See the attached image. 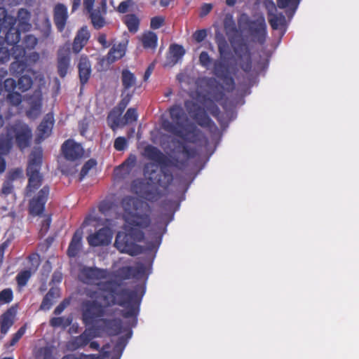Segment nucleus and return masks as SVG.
<instances>
[{
	"label": "nucleus",
	"mask_w": 359,
	"mask_h": 359,
	"mask_svg": "<svg viewBox=\"0 0 359 359\" xmlns=\"http://www.w3.org/2000/svg\"><path fill=\"white\" fill-rule=\"evenodd\" d=\"M111 239L112 233L107 227H103L87 237L88 243L92 247L108 245Z\"/></svg>",
	"instance_id": "dca6fc26"
},
{
	"label": "nucleus",
	"mask_w": 359,
	"mask_h": 359,
	"mask_svg": "<svg viewBox=\"0 0 359 359\" xmlns=\"http://www.w3.org/2000/svg\"><path fill=\"white\" fill-rule=\"evenodd\" d=\"M132 336V331L130 330L128 334H127V337L126 338H124L123 337H121L118 338L116 345H115V348L116 349H120L121 351V353H120V355H121V353H122V351L123 349L125 348L126 344H127V339L130 338Z\"/></svg>",
	"instance_id": "680f3d73"
},
{
	"label": "nucleus",
	"mask_w": 359,
	"mask_h": 359,
	"mask_svg": "<svg viewBox=\"0 0 359 359\" xmlns=\"http://www.w3.org/2000/svg\"><path fill=\"white\" fill-rule=\"evenodd\" d=\"M169 112L172 121H164L162 125L163 128L170 134L184 138L183 122L187 118L182 107L180 105H174L170 108Z\"/></svg>",
	"instance_id": "423d86ee"
},
{
	"label": "nucleus",
	"mask_w": 359,
	"mask_h": 359,
	"mask_svg": "<svg viewBox=\"0 0 359 359\" xmlns=\"http://www.w3.org/2000/svg\"><path fill=\"white\" fill-rule=\"evenodd\" d=\"M215 40L217 46L220 57L225 58L226 56L229 54V46L225 36L222 33L216 32Z\"/></svg>",
	"instance_id": "2f4dec72"
},
{
	"label": "nucleus",
	"mask_w": 359,
	"mask_h": 359,
	"mask_svg": "<svg viewBox=\"0 0 359 359\" xmlns=\"http://www.w3.org/2000/svg\"><path fill=\"white\" fill-rule=\"evenodd\" d=\"M90 37V33L86 26L79 29L72 44V52L74 54L79 53L88 43Z\"/></svg>",
	"instance_id": "393cba45"
},
{
	"label": "nucleus",
	"mask_w": 359,
	"mask_h": 359,
	"mask_svg": "<svg viewBox=\"0 0 359 359\" xmlns=\"http://www.w3.org/2000/svg\"><path fill=\"white\" fill-rule=\"evenodd\" d=\"M170 53L172 61L177 62L185 54V50L182 46L179 44H172L170 46Z\"/></svg>",
	"instance_id": "79ce46f5"
},
{
	"label": "nucleus",
	"mask_w": 359,
	"mask_h": 359,
	"mask_svg": "<svg viewBox=\"0 0 359 359\" xmlns=\"http://www.w3.org/2000/svg\"><path fill=\"white\" fill-rule=\"evenodd\" d=\"M6 100L11 105L18 107L22 102V95L18 92H11L8 93Z\"/></svg>",
	"instance_id": "a18cd8bd"
},
{
	"label": "nucleus",
	"mask_w": 359,
	"mask_h": 359,
	"mask_svg": "<svg viewBox=\"0 0 359 359\" xmlns=\"http://www.w3.org/2000/svg\"><path fill=\"white\" fill-rule=\"evenodd\" d=\"M100 321L104 325L109 335L119 334L122 331V321L119 318L107 319L101 318Z\"/></svg>",
	"instance_id": "c85d7f7f"
},
{
	"label": "nucleus",
	"mask_w": 359,
	"mask_h": 359,
	"mask_svg": "<svg viewBox=\"0 0 359 359\" xmlns=\"http://www.w3.org/2000/svg\"><path fill=\"white\" fill-rule=\"evenodd\" d=\"M49 194L50 187L46 185L30 200L29 204V212L30 215L39 216L43 213Z\"/></svg>",
	"instance_id": "9b49d317"
},
{
	"label": "nucleus",
	"mask_w": 359,
	"mask_h": 359,
	"mask_svg": "<svg viewBox=\"0 0 359 359\" xmlns=\"http://www.w3.org/2000/svg\"><path fill=\"white\" fill-rule=\"evenodd\" d=\"M133 4L132 0H126L121 1L118 6L117 7L116 11L120 13H126L128 11V8Z\"/></svg>",
	"instance_id": "e2e57ef3"
},
{
	"label": "nucleus",
	"mask_w": 359,
	"mask_h": 359,
	"mask_svg": "<svg viewBox=\"0 0 359 359\" xmlns=\"http://www.w3.org/2000/svg\"><path fill=\"white\" fill-rule=\"evenodd\" d=\"M8 135L15 138L18 147L21 150L29 147L32 139L30 127L22 122H18L8 128Z\"/></svg>",
	"instance_id": "6e6552de"
},
{
	"label": "nucleus",
	"mask_w": 359,
	"mask_h": 359,
	"mask_svg": "<svg viewBox=\"0 0 359 359\" xmlns=\"http://www.w3.org/2000/svg\"><path fill=\"white\" fill-rule=\"evenodd\" d=\"M17 19L8 15L7 11L4 8H0V34H4L3 43L13 46H18L17 43L20 39V28L15 27Z\"/></svg>",
	"instance_id": "39448f33"
},
{
	"label": "nucleus",
	"mask_w": 359,
	"mask_h": 359,
	"mask_svg": "<svg viewBox=\"0 0 359 359\" xmlns=\"http://www.w3.org/2000/svg\"><path fill=\"white\" fill-rule=\"evenodd\" d=\"M166 231V227H164L162 231L156 233V239L154 243H147V248L149 250L158 248L161 243L163 234Z\"/></svg>",
	"instance_id": "3c124183"
},
{
	"label": "nucleus",
	"mask_w": 359,
	"mask_h": 359,
	"mask_svg": "<svg viewBox=\"0 0 359 359\" xmlns=\"http://www.w3.org/2000/svg\"><path fill=\"white\" fill-rule=\"evenodd\" d=\"M127 41L119 43L117 45H114L109 50L106 60L108 63L112 64L116 61L121 59L126 54Z\"/></svg>",
	"instance_id": "bb28decb"
},
{
	"label": "nucleus",
	"mask_w": 359,
	"mask_h": 359,
	"mask_svg": "<svg viewBox=\"0 0 359 359\" xmlns=\"http://www.w3.org/2000/svg\"><path fill=\"white\" fill-rule=\"evenodd\" d=\"M248 29L250 35L260 44H264L266 37V25L264 18L249 20Z\"/></svg>",
	"instance_id": "2eb2a0df"
},
{
	"label": "nucleus",
	"mask_w": 359,
	"mask_h": 359,
	"mask_svg": "<svg viewBox=\"0 0 359 359\" xmlns=\"http://www.w3.org/2000/svg\"><path fill=\"white\" fill-rule=\"evenodd\" d=\"M95 209L93 208L92 212L86 215L81 224L82 228H85L86 226L90 225L93 222H97L99 220V218L95 215Z\"/></svg>",
	"instance_id": "13d9d810"
},
{
	"label": "nucleus",
	"mask_w": 359,
	"mask_h": 359,
	"mask_svg": "<svg viewBox=\"0 0 359 359\" xmlns=\"http://www.w3.org/2000/svg\"><path fill=\"white\" fill-rule=\"evenodd\" d=\"M68 19L67 6L61 3L57 4L53 9V22L59 32L65 30Z\"/></svg>",
	"instance_id": "6ab92c4d"
},
{
	"label": "nucleus",
	"mask_w": 359,
	"mask_h": 359,
	"mask_svg": "<svg viewBox=\"0 0 359 359\" xmlns=\"http://www.w3.org/2000/svg\"><path fill=\"white\" fill-rule=\"evenodd\" d=\"M268 21L271 28L276 30L285 23V17L283 13L274 14L270 12L268 13Z\"/></svg>",
	"instance_id": "58836bf2"
},
{
	"label": "nucleus",
	"mask_w": 359,
	"mask_h": 359,
	"mask_svg": "<svg viewBox=\"0 0 359 359\" xmlns=\"http://www.w3.org/2000/svg\"><path fill=\"white\" fill-rule=\"evenodd\" d=\"M233 51L239 60V65L245 72H250L252 69V57L248 44L240 39L235 43L231 41Z\"/></svg>",
	"instance_id": "9d476101"
},
{
	"label": "nucleus",
	"mask_w": 359,
	"mask_h": 359,
	"mask_svg": "<svg viewBox=\"0 0 359 359\" xmlns=\"http://www.w3.org/2000/svg\"><path fill=\"white\" fill-rule=\"evenodd\" d=\"M121 80L123 86L121 95H123L135 87L137 83V78L135 75L128 69H123L121 72Z\"/></svg>",
	"instance_id": "cd10ccee"
},
{
	"label": "nucleus",
	"mask_w": 359,
	"mask_h": 359,
	"mask_svg": "<svg viewBox=\"0 0 359 359\" xmlns=\"http://www.w3.org/2000/svg\"><path fill=\"white\" fill-rule=\"evenodd\" d=\"M214 74L217 78L222 80L227 86L229 90L234 88L235 82L233 78L230 75L229 67L225 62L221 60H215L213 67Z\"/></svg>",
	"instance_id": "4468645a"
},
{
	"label": "nucleus",
	"mask_w": 359,
	"mask_h": 359,
	"mask_svg": "<svg viewBox=\"0 0 359 359\" xmlns=\"http://www.w3.org/2000/svg\"><path fill=\"white\" fill-rule=\"evenodd\" d=\"M14 58L16 60L11 64L10 71L13 74H15L18 76L24 73V72L27 68V65L25 61L20 60V57L16 58L15 57H14Z\"/></svg>",
	"instance_id": "ea45409f"
},
{
	"label": "nucleus",
	"mask_w": 359,
	"mask_h": 359,
	"mask_svg": "<svg viewBox=\"0 0 359 359\" xmlns=\"http://www.w3.org/2000/svg\"><path fill=\"white\" fill-rule=\"evenodd\" d=\"M53 125L54 118L53 114H46L37 127V136L36 138L37 142H41L51 135Z\"/></svg>",
	"instance_id": "aec40b11"
},
{
	"label": "nucleus",
	"mask_w": 359,
	"mask_h": 359,
	"mask_svg": "<svg viewBox=\"0 0 359 359\" xmlns=\"http://www.w3.org/2000/svg\"><path fill=\"white\" fill-rule=\"evenodd\" d=\"M26 330H27L26 325H24L21 327H20V329L13 335V337L10 341V344L11 346H14L17 342H18V341L25 334Z\"/></svg>",
	"instance_id": "5fc2aeb1"
},
{
	"label": "nucleus",
	"mask_w": 359,
	"mask_h": 359,
	"mask_svg": "<svg viewBox=\"0 0 359 359\" xmlns=\"http://www.w3.org/2000/svg\"><path fill=\"white\" fill-rule=\"evenodd\" d=\"M13 299V292L11 288H6L0 292V305L9 304Z\"/></svg>",
	"instance_id": "c03bdc74"
},
{
	"label": "nucleus",
	"mask_w": 359,
	"mask_h": 359,
	"mask_svg": "<svg viewBox=\"0 0 359 359\" xmlns=\"http://www.w3.org/2000/svg\"><path fill=\"white\" fill-rule=\"evenodd\" d=\"M33 84V80L30 76L27 74L20 76L18 81V88L22 92L28 90Z\"/></svg>",
	"instance_id": "37998d69"
},
{
	"label": "nucleus",
	"mask_w": 359,
	"mask_h": 359,
	"mask_svg": "<svg viewBox=\"0 0 359 359\" xmlns=\"http://www.w3.org/2000/svg\"><path fill=\"white\" fill-rule=\"evenodd\" d=\"M83 230L78 229L74 232L67 249V255L69 257H75L78 255L82 247Z\"/></svg>",
	"instance_id": "a878e982"
},
{
	"label": "nucleus",
	"mask_w": 359,
	"mask_h": 359,
	"mask_svg": "<svg viewBox=\"0 0 359 359\" xmlns=\"http://www.w3.org/2000/svg\"><path fill=\"white\" fill-rule=\"evenodd\" d=\"M141 41L145 49L155 50L157 46L158 36L154 32L148 31L142 34Z\"/></svg>",
	"instance_id": "72a5a7b5"
},
{
	"label": "nucleus",
	"mask_w": 359,
	"mask_h": 359,
	"mask_svg": "<svg viewBox=\"0 0 359 359\" xmlns=\"http://www.w3.org/2000/svg\"><path fill=\"white\" fill-rule=\"evenodd\" d=\"M127 147V140L124 137H118L115 139L114 147L116 151H123Z\"/></svg>",
	"instance_id": "4d7b16f0"
},
{
	"label": "nucleus",
	"mask_w": 359,
	"mask_h": 359,
	"mask_svg": "<svg viewBox=\"0 0 359 359\" xmlns=\"http://www.w3.org/2000/svg\"><path fill=\"white\" fill-rule=\"evenodd\" d=\"M97 285L100 290L91 291L88 296L93 300H86L82 303V320L86 325L93 324L97 318L105 315L106 308L118 305L124 308L121 315L124 318H130L128 323L130 328L134 327L137 323V316L140 310V304L144 294H138V289L120 288V284L108 280L99 282Z\"/></svg>",
	"instance_id": "f257e3e1"
},
{
	"label": "nucleus",
	"mask_w": 359,
	"mask_h": 359,
	"mask_svg": "<svg viewBox=\"0 0 359 359\" xmlns=\"http://www.w3.org/2000/svg\"><path fill=\"white\" fill-rule=\"evenodd\" d=\"M301 0H277V6L281 9H287L286 15L292 18L295 13Z\"/></svg>",
	"instance_id": "c756f323"
},
{
	"label": "nucleus",
	"mask_w": 359,
	"mask_h": 359,
	"mask_svg": "<svg viewBox=\"0 0 359 359\" xmlns=\"http://www.w3.org/2000/svg\"><path fill=\"white\" fill-rule=\"evenodd\" d=\"M182 153L187 158H194L196 156V151L194 149L189 148L184 144H182Z\"/></svg>",
	"instance_id": "69168bd1"
},
{
	"label": "nucleus",
	"mask_w": 359,
	"mask_h": 359,
	"mask_svg": "<svg viewBox=\"0 0 359 359\" xmlns=\"http://www.w3.org/2000/svg\"><path fill=\"white\" fill-rule=\"evenodd\" d=\"M80 276L84 283H90L106 278L107 274L105 269L96 267H84L81 270Z\"/></svg>",
	"instance_id": "412c9836"
},
{
	"label": "nucleus",
	"mask_w": 359,
	"mask_h": 359,
	"mask_svg": "<svg viewBox=\"0 0 359 359\" xmlns=\"http://www.w3.org/2000/svg\"><path fill=\"white\" fill-rule=\"evenodd\" d=\"M77 68L81 90H82L88 82L92 73L91 62L86 55H82L80 57Z\"/></svg>",
	"instance_id": "f3484780"
},
{
	"label": "nucleus",
	"mask_w": 359,
	"mask_h": 359,
	"mask_svg": "<svg viewBox=\"0 0 359 359\" xmlns=\"http://www.w3.org/2000/svg\"><path fill=\"white\" fill-rule=\"evenodd\" d=\"M30 13L25 8H20L18 12V27L23 32L29 30L32 25L29 23Z\"/></svg>",
	"instance_id": "473e14b6"
},
{
	"label": "nucleus",
	"mask_w": 359,
	"mask_h": 359,
	"mask_svg": "<svg viewBox=\"0 0 359 359\" xmlns=\"http://www.w3.org/2000/svg\"><path fill=\"white\" fill-rule=\"evenodd\" d=\"M138 114L137 112V109L135 108L130 107L129 108L124 116L123 119L125 121L124 124L130 123L135 122L137 120Z\"/></svg>",
	"instance_id": "de8ad7c7"
},
{
	"label": "nucleus",
	"mask_w": 359,
	"mask_h": 359,
	"mask_svg": "<svg viewBox=\"0 0 359 359\" xmlns=\"http://www.w3.org/2000/svg\"><path fill=\"white\" fill-rule=\"evenodd\" d=\"M31 277V273L28 270H25L18 273L16 276V281L19 286H25Z\"/></svg>",
	"instance_id": "49530a36"
},
{
	"label": "nucleus",
	"mask_w": 359,
	"mask_h": 359,
	"mask_svg": "<svg viewBox=\"0 0 359 359\" xmlns=\"http://www.w3.org/2000/svg\"><path fill=\"white\" fill-rule=\"evenodd\" d=\"M121 203L123 210L125 232L117 233L114 246L122 253L135 256L142 252L137 243L144 241V230L151 223V208L147 202L131 196L123 198Z\"/></svg>",
	"instance_id": "f03ea898"
},
{
	"label": "nucleus",
	"mask_w": 359,
	"mask_h": 359,
	"mask_svg": "<svg viewBox=\"0 0 359 359\" xmlns=\"http://www.w3.org/2000/svg\"><path fill=\"white\" fill-rule=\"evenodd\" d=\"M144 154L149 160L160 165L161 172L156 183L163 188H167L173 180L172 174L167 170V168L177 167V163L166 156L159 149L152 145H148L144 148Z\"/></svg>",
	"instance_id": "7ed1b4c3"
},
{
	"label": "nucleus",
	"mask_w": 359,
	"mask_h": 359,
	"mask_svg": "<svg viewBox=\"0 0 359 359\" xmlns=\"http://www.w3.org/2000/svg\"><path fill=\"white\" fill-rule=\"evenodd\" d=\"M13 189V182L6 179L2 185L1 191L5 195L10 194Z\"/></svg>",
	"instance_id": "338daca9"
},
{
	"label": "nucleus",
	"mask_w": 359,
	"mask_h": 359,
	"mask_svg": "<svg viewBox=\"0 0 359 359\" xmlns=\"http://www.w3.org/2000/svg\"><path fill=\"white\" fill-rule=\"evenodd\" d=\"M133 96V93H126L123 95H121L122 99L121 100L118 104V108L120 111V114H121L127 107Z\"/></svg>",
	"instance_id": "8fccbe9b"
},
{
	"label": "nucleus",
	"mask_w": 359,
	"mask_h": 359,
	"mask_svg": "<svg viewBox=\"0 0 359 359\" xmlns=\"http://www.w3.org/2000/svg\"><path fill=\"white\" fill-rule=\"evenodd\" d=\"M184 107L189 116L202 128L210 130L217 129L214 121L210 118L205 109L192 100H186Z\"/></svg>",
	"instance_id": "0eeeda50"
},
{
	"label": "nucleus",
	"mask_w": 359,
	"mask_h": 359,
	"mask_svg": "<svg viewBox=\"0 0 359 359\" xmlns=\"http://www.w3.org/2000/svg\"><path fill=\"white\" fill-rule=\"evenodd\" d=\"M92 337L90 333L86 331L81 333L80 335L75 337L71 341V346L73 349L76 350L79 348H83L88 344L91 340Z\"/></svg>",
	"instance_id": "e433bc0d"
},
{
	"label": "nucleus",
	"mask_w": 359,
	"mask_h": 359,
	"mask_svg": "<svg viewBox=\"0 0 359 359\" xmlns=\"http://www.w3.org/2000/svg\"><path fill=\"white\" fill-rule=\"evenodd\" d=\"M13 148V137L8 135H0V156H7Z\"/></svg>",
	"instance_id": "c9c22d12"
},
{
	"label": "nucleus",
	"mask_w": 359,
	"mask_h": 359,
	"mask_svg": "<svg viewBox=\"0 0 359 359\" xmlns=\"http://www.w3.org/2000/svg\"><path fill=\"white\" fill-rule=\"evenodd\" d=\"M38 43V39L32 34H27L25 36L22 41L21 46H16L12 47L13 55L16 58L23 57L25 56L27 50L34 49Z\"/></svg>",
	"instance_id": "4be33fe9"
},
{
	"label": "nucleus",
	"mask_w": 359,
	"mask_h": 359,
	"mask_svg": "<svg viewBox=\"0 0 359 359\" xmlns=\"http://www.w3.org/2000/svg\"><path fill=\"white\" fill-rule=\"evenodd\" d=\"M42 161L41 149H34L30 153L26 169V175L28 177V183L25 187L27 196H31L42 185L43 176L40 172Z\"/></svg>",
	"instance_id": "20e7f679"
},
{
	"label": "nucleus",
	"mask_w": 359,
	"mask_h": 359,
	"mask_svg": "<svg viewBox=\"0 0 359 359\" xmlns=\"http://www.w3.org/2000/svg\"><path fill=\"white\" fill-rule=\"evenodd\" d=\"M212 58L206 51H202L199 55V62L203 67L208 68L212 63Z\"/></svg>",
	"instance_id": "6e6d98bb"
},
{
	"label": "nucleus",
	"mask_w": 359,
	"mask_h": 359,
	"mask_svg": "<svg viewBox=\"0 0 359 359\" xmlns=\"http://www.w3.org/2000/svg\"><path fill=\"white\" fill-rule=\"evenodd\" d=\"M208 94L210 97L207 95L202 97L201 102L213 116H217L220 111L215 102H219L224 99L225 93L223 86L217 83L215 86L210 89Z\"/></svg>",
	"instance_id": "1a4fd4ad"
},
{
	"label": "nucleus",
	"mask_w": 359,
	"mask_h": 359,
	"mask_svg": "<svg viewBox=\"0 0 359 359\" xmlns=\"http://www.w3.org/2000/svg\"><path fill=\"white\" fill-rule=\"evenodd\" d=\"M86 11L90 15L91 22L95 29H100L105 25V19L102 16L103 14L101 13L100 8H92L91 11Z\"/></svg>",
	"instance_id": "f704fd0d"
},
{
	"label": "nucleus",
	"mask_w": 359,
	"mask_h": 359,
	"mask_svg": "<svg viewBox=\"0 0 359 359\" xmlns=\"http://www.w3.org/2000/svg\"><path fill=\"white\" fill-rule=\"evenodd\" d=\"M135 193L140 197L148 201H157L161 197V194L158 189L148 183L139 182L138 185H135Z\"/></svg>",
	"instance_id": "a211bd4d"
},
{
	"label": "nucleus",
	"mask_w": 359,
	"mask_h": 359,
	"mask_svg": "<svg viewBox=\"0 0 359 359\" xmlns=\"http://www.w3.org/2000/svg\"><path fill=\"white\" fill-rule=\"evenodd\" d=\"M23 170L21 168L12 169L7 173L6 180L13 182V181L22 177Z\"/></svg>",
	"instance_id": "603ef678"
},
{
	"label": "nucleus",
	"mask_w": 359,
	"mask_h": 359,
	"mask_svg": "<svg viewBox=\"0 0 359 359\" xmlns=\"http://www.w3.org/2000/svg\"><path fill=\"white\" fill-rule=\"evenodd\" d=\"M13 50H9L8 48L1 46L0 47V62L5 63L10 60L11 56L15 57L13 54Z\"/></svg>",
	"instance_id": "864d4df0"
},
{
	"label": "nucleus",
	"mask_w": 359,
	"mask_h": 359,
	"mask_svg": "<svg viewBox=\"0 0 359 359\" xmlns=\"http://www.w3.org/2000/svg\"><path fill=\"white\" fill-rule=\"evenodd\" d=\"M60 290L56 287H51L47 294L44 296L42 302L40 305V309L49 310L55 299L59 297Z\"/></svg>",
	"instance_id": "7c9ffc66"
},
{
	"label": "nucleus",
	"mask_w": 359,
	"mask_h": 359,
	"mask_svg": "<svg viewBox=\"0 0 359 359\" xmlns=\"http://www.w3.org/2000/svg\"><path fill=\"white\" fill-rule=\"evenodd\" d=\"M123 22L128 31L131 33H136L140 27V19L135 14H128L123 18Z\"/></svg>",
	"instance_id": "4c0bfd02"
},
{
	"label": "nucleus",
	"mask_w": 359,
	"mask_h": 359,
	"mask_svg": "<svg viewBox=\"0 0 359 359\" xmlns=\"http://www.w3.org/2000/svg\"><path fill=\"white\" fill-rule=\"evenodd\" d=\"M61 151L64 158L69 161H76L84 155L82 145L72 139H68L61 146Z\"/></svg>",
	"instance_id": "f8f14e48"
},
{
	"label": "nucleus",
	"mask_w": 359,
	"mask_h": 359,
	"mask_svg": "<svg viewBox=\"0 0 359 359\" xmlns=\"http://www.w3.org/2000/svg\"><path fill=\"white\" fill-rule=\"evenodd\" d=\"M71 61V46L69 43H65L57 51V69L59 76L65 78L68 72Z\"/></svg>",
	"instance_id": "ddd939ff"
},
{
	"label": "nucleus",
	"mask_w": 359,
	"mask_h": 359,
	"mask_svg": "<svg viewBox=\"0 0 359 359\" xmlns=\"http://www.w3.org/2000/svg\"><path fill=\"white\" fill-rule=\"evenodd\" d=\"M97 165V161L93 159L90 158L88 161H87L84 165H83L81 172H80V180H81L83 177H85L88 172L95 165Z\"/></svg>",
	"instance_id": "09e8293b"
},
{
	"label": "nucleus",
	"mask_w": 359,
	"mask_h": 359,
	"mask_svg": "<svg viewBox=\"0 0 359 359\" xmlns=\"http://www.w3.org/2000/svg\"><path fill=\"white\" fill-rule=\"evenodd\" d=\"M165 18L162 16H155L151 19L150 27L153 29H157L163 25Z\"/></svg>",
	"instance_id": "bf43d9fd"
},
{
	"label": "nucleus",
	"mask_w": 359,
	"mask_h": 359,
	"mask_svg": "<svg viewBox=\"0 0 359 359\" xmlns=\"http://www.w3.org/2000/svg\"><path fill=\"white\" fill-rule=\"evenodd\" d=\"M17 309L18 305H13L1 316L0 332L1 334L5 335L14 324Z\"/></svg>",
	"instance_id": "5701e85b"
},
{
	"label": "nucleus",
	"mask_w": 359,
	"mask_h": 359,
	"mask_svg": "<svg viewBox=\"0 0 359 359\" xmlns=\"http://www.w3.org/2000/svg\"><path fill=\"white\" fill-rule=\"evenodd\" d=\"M2 84L3 88L8 93L13 92L14 89L18 86V83H16L15 79L11 78L6 79Z\"/></svg>",
	"instance_id": "052dcab7"
},
{
	"label": "nucleus",
	"mask_w": 359,
	"mask_h": 359,
	"mask_svg": "<svg viewBox=\"0 0 359 359\" xmlns=\"http://www.w3.org/2000/svg\"><path fill=\"white\" fill-rule=\"evenodd\" d=\"M116 276L121 280H128L131 278H136L144 275L145 273V267L143 264L133 266H122L116 271Z\"/></svg>",
	"instance_id": "b1692460"
},
{
	"label": "nucleus",
	"mask_w": 359,
	"mask_h": 359,
	"mask_svg": "<svg viewBox=\"0 0 359 359\" xmlns=\"http://www.w3.org/2000/svg\"><path fill=\"white\" fill-rule=\"evenodd\" d=\"M97 41L104 49L108 48L111 43L107 41V35L104 33H100L97 36Z\"/></svg>",
	"instance_id": "774afa93"
},
{
	"label": "nucleus",
	"mask_w": 359,
	"mask_h": 359,
	"mask_svg": "<svg viewBox=\"0 0 359 359\" xmlns=\"http://www.w3.org/2000/svg\"><path fill=\"white\" fill-rule=\"evenodd\" d=\"M207 36V32L205 29H199L196 31L193 34L194 39L198 42L201 43L205 40Z\"/></svg>",
	"instance_id": "0e129e2a"
},
{
	"label": "nucleus",
	"mask_w": 359,
	"mask_h": 359,
	"mask_svg": "<svg viewBox=\"0 0 359 359\" xmlns=\"http://www.w3.org/2000/svg\"><path fill=\"white\" fill-rule=\"evenodd\" d=\"M72 322V318L53 317L50 320V325L53 327H62L66 328L69 327Z\"/></svg>",
	"instance_id": "a19ab883"
}]
</instances>
